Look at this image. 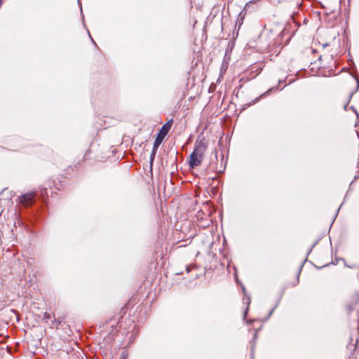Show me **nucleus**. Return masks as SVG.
I'll list each match as a JSON object with an SVG mask.
<instances>
[{"instance_id": "nucleus-15", "label": "nucleus", "mask_w": 359, "mask_h": 359, "mask_svg": "<svg viewBox=\"0 0 359 359\" xmlns=\"http://www.w3.org/2000/svg\"><path fill=\"white\" fill-rule=\"evenodd\" d=\"M247 313H248V309H246V310H245V312H244V317H245V316H246Z\"/></svg>"}, {"instance_id": "nucleus-13", "label": "nucleus", "mask_w": 359, "mask_h": 359, "mask_svg": "<svg viewBox=\"0 0 359 359\" xmlns=\"http://www.w3.org/2000/svg\"><path fill=\"white\" fill-rule=\"evenodd\" d=\"M215 157L217 160V151L216 150L215 151Z\"/></svg>"}, {"instance_id": "nucleus-5", "label": "nucleus", "mask_w": 359, "mask_h": 359, "mask_svg": "<svg viewBox=\"0 0 359 359\" xmlns=\"http://www.w3.org/2000/svg\"><path fill=\"white\" fill-rule=\"evenodd\" d=\"M223 161H224V156L222 155V158H221L220 165H218V164L217 163L216 166H214L212 168L215 170L216 172L222 173L224 171V170L226 168V162L224 163H223Z\"/></svg>"}, {"instance_id": "nucleus-10", "label": "nucleus", "mask_w": 359, "mask_h": 359, "mask_svg": "<svg viewBox=\"0 0 359 359\" xmlns=\"http://www.w3.org/2000/svg\"><path fill=\"white\" fill-rule=\"evenodd\" d=\"M194 266H186V271L187 273H189L191 270V269L193 268Z\"/></svg>"}, {"instance_id": "nucleus-1", "label": "nucleus", "mask_w": 359, "mask_h": 359, "mask_svg": "<svg viewBox=\"0 0 359 359\" xmlns=\"http://www.w3.org/2000/svg\"><path fill=\"white\" fill-rule=\"evenodd\" d=\"M172 119H170V121H167L161 128L157 137L155 139V141L154 142V145H155V147H158L159 145L163 142L164 137L166 136V135L168 133L172 125Z\"/></svg>"}, {"instance_id": "nucleus-19", "label": "nucleus", "mask_w": 359, "mask_h": 359, "mask_svg": "<svg viewBox=\"0 0 359 359\" xmlns=\"http://www.w3.org/2000/svg\"><path fill=\"white\" fill-rule=\"evenodd\" d=\"M90 40H92V42H93V43H95V41H94V40H93V38H90Z\"/></svg>"}, {"instance_id": "nucleus-18", "label": "nucleus", "mask_w": 359, "mask_h": 359, "mask_svg": "<svg viewBox=\"0 0 359 359\" xmlns=\"http://www.w3.org/2000/svg\"><path fill=\"white\" fill-rule=\"evenodd\" d=\"M351 108L353 111H356L355 110V109H354V107H351ZM355 113H357V112H355ZM356 114L358 116V114Z\"/></svg>"}, {"instance_id": "nucleus-14", "label": "nucleus", "mask_w": 359, "mask_h": 359, "mask_svg": "<svg viewBox=\"0 0 359 359\" xmlns=\"http://www.w3.org/2000/svg\"><path fill=\"white\" fill-rule=\"evenodd\" d=\"M356 81H357V88H359V79H356Z\"/></svg>"}, {"instance_id": "nucleus-16", "label": "nucleus", "mask_w": 359, "mask_h": 359, "mask_svg": "<svg viewBox=\"0 0 359 359\" xmlns=\"http://www.w3.org/2000/svg\"><path fill=\"white\" fill-rule=\"evenodd\" d=\"M347 107H348V103H346V104L344 105V109H345V110H346Z\"/></svg>"}, {"instance_id": "nucleus-20", "label": "nucleus", "mask_w": 359, "mask_h": 359, "mask_svg": "<svg viewBox=\"0 0 359 359\" xmlns=\"http://www.w3.org/2000/svg\"><path fill=\"white\" fill-rule=\"evenodd\" d=\"M90 40H92V42H93V43H95V41H94V40H93V38H90Z\"/></svg>"}, {"instance_id": "nucleus-21", "label": "nucleus", "mask_w": 359, "mask_h": 359, "mask_svg": "<svg viewBox=\"0 0 359 359\" xmlns=\"http://www.w3.org/2000/svg\"><path fill=\"white\" fill-rule=\"evenodd\" d=\"M90 40H92V42H93V43H95V41H94V40H93V38H90Z\"/></svg>"}, {"instance_id": "nucleus-7", "label": "nucleus", "mask_w": 359, "mask_h": 359, "mask_svg": "<svg viewBox=\"0 0 359 359\" xmlns=\"http://www.w3.org/2000/svg\"><path fill=\"white\" fill-rule=\"evenodd\" d=\"M158 148V147H155V145H153L152 151L151 153L150 158H149V163H150L151 165H152V164L154 163Z\"/></svg>"}, {"instance_id": "nucleus-9", "label": "nucleus", "mask_w": 359, "mask_h": 359, "mask_svg": "<svg viewBox=\"0 0 359 359\" xmlns=\"http://www.w3.org/2000/svg\"><path fill=\"white\" fill-rule=\"evenodd\" d=\"M243 301L245 302V304H248V306H249L250 303V297H245L244 299H243Z\"/></svg>"}, {"instance_id": "nucleus-6", "label": "nucleus", "mask_w": 359, "mask_h": 359, "mask_svg": "<svg viewBox=\"0 0 359 359\" xmlns=\"http://www.w3.org/2000/svg\"><path fill=\"white\" fill-rule=\"evenodd\" d=\"M348 359H359V347L355 346L353 353H351Z\"/></svg>"}, {"instance_id": "nucleus-12", "label": "nucleus", "mask_w": 359, "mask_h": 359, "mask_svg": "<svg viewBox=\"0 0 359 359\" xmlns=\"http://www.w3.org/2000/svg\"><path fill=\"white\" fill-rule=\"evenodd\" d=\"M275 308H276V306L270 311V313L269 314V317L272 314V313L273 312Z\"/></svg>"}, {"instance_id": "nucleus-11", "label": "nucleus", "mask_w": 359, "mask_h": 359, "mask_svg": "<svg viewBox=\"0 0 359 359\" xmlns=\"http://www.w3.org/2000/svg\"><path fill=\"white\" fill-rule=\"evenodd\" d=\"M120 359H127V354H126L124 352L121 353V356Z\"/></svg>"}, {"instance_id": "nucleus-3", "label": "nucleus", "mask_w": 359, "mask_h": 359, "mask_svg": "<svg viewBox=\"0 0 359 359\" xmlns=\"http://www.w3.org/2000/svg\"><path fill=\"white\" fill-rule=\"evenodd\" d=\"M206 146L204 143L203 140L198 139L196 142L194 153L196 154V156H201L203 158V154L205 151Z\"/></svg>"}, {"instance_id": "nucleus-4", "label": "nucleus", "mask_w": 359, "mask_h": 359, "mask_svg": "<svg viewBox=\"0 0 359 359\" xmlns=\"http://www.w3.org/2000/svg\"><path fill=\"white\" fill-rule=\"evenodd\" d=\"M203 160L201 156H196L194 152L190 155L189 166L192 168L199 165Z\"/></svg>"}, {"instance_id": "nucleus-2", "label": "nucleus", "mask_w": 359, "mask_h": 359, "mask_svg": "<svg viewBox=\"0 0 359 359\" xmlns=\"http://www.w3.org/2000/svg\"><path fill=\"white\" fill-rule=\"evenodd\" d=\"M34 193H27L22 195L19 198V202L25 206H29L33 204V203L34 202Z\"/></svg>"}, {"instance_id": "nucleus-8", "label": "nucleus", "mask_w": 359, "mask_h": 359, "mask_svg": "<svg viewBox=\"0 0 359 359\" xmlns=\"http://www.w3.org/2000/svg\"><path fill=\"white\" fill-rule=\"evenodd\" d=\"M271 89L269 90H268L267 92H266L265 93H264V94L261 95L259 97H257V98H256V99L252 102V103H253V104L256 103V102L259 100V98H261V97H264L266 94H267V93H268L269 91H271Z\"/></svg>"}, {"instance_id": "nucleus-22", "label": "nucleus", "mask_w": 359, "mask_h": 359, "mask_svg": "<svg viewBox=\"0 0 359 359\" xmlns=\"http://www.w3.org/2000/svg\"><path fill=\"white\" fill-rule=\"evenodd\" d=\"M243 292H245V287H244L243 286Z\"/></svg>"}, {"instance_id": "nucleus-17", "label": "nucleus", "mask_w": 359, "mask_h": 359, "mask_svg": "<svg viewBox=\"0 0 359 359\" xmlns=\"http://www.w3.org/2000/svg\"><path fill=\"white\" fill-rule=\"evenodd\" d=\"M353 93H351V95H349V100H351L352 95H353Z\"/></svg>"}]
</instances>
